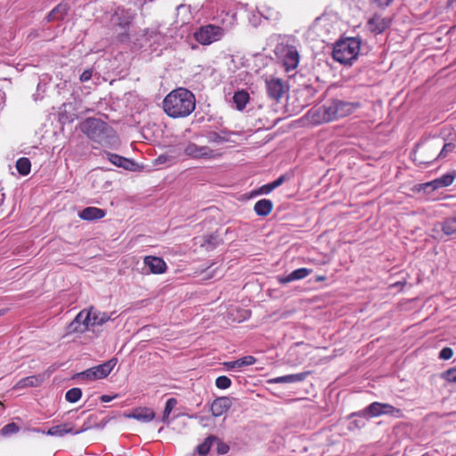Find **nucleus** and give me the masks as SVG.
Here are the masks:
<instances>
[{
    "instance_id": "a18cd8bd",
    "label": "nucleus",
    "mask_w": 456,
    "mask_h": 456,
    "mask_svg": "<svg viewBox=\"0 0 456 456\" xmlns=\"http://www.w3.org/2000/svg\"><path fill=\"white\" fill-rule=\"evenodd\" d=\"M93 76V70L88 69L83 71V73L80 76V81L81 82H86L91 79Z\"/></svg>"
},
{
    "instance_id": "c756f323",
    "label": "nucleus",
    "mask_w": 456,
    "mask_h": 456,
    "mask_svg": "<svg viewBox=\"0 0 456 456\" xmlns=\"http://www.w3.org/2000/svg\"><path fill=\"white\" fill-rule=\"evenodd\" d=\"M443 232L446 235L456 233V216L446 218L441 224Z\"/></svg>"
},
{
    "instance_id": "a211bd4d",
    "label": "nucleus",
    "mask_w": 456,
    "mask_h": 456,
    "mask_svg": "<svg viewBox=\"0 0 456 456\" xmlns=\"http://www.w3.org/2000/svg\"><path fill=\"white\" fill-rule=\"evenodd\" d=\"M112 21L114 25L119 26L124 29V32L120 34V40H127L129 38L127 29L131 23L130 18L124 15V11H122L121 13L117 12L112 18Z\"/></svg>"
},
{
    "instance_id": "bb28decb",
    "label": "nucleus",
    "mask_w": 456,
    "mask_h": 456,
    "mask_svg": "<svg viewBox=\"0 0 456 456\" xmlns=\"http://www.w3.org/2000/svg\"><path fill=\"white\" fill-rule=\"evenodd\" d=\"M74 432L75 431L70 427V425L68 424V423H65V424L57 425V426H53V427L50 428L46 431L45 434L48 435V436H52L61 437V436H64L67 434H73L74 435Z\"/></svg>"
},
{
    "instance_id": "72a5a7b5",
    "label": "nucleus",
    "mask_w": 456,
    "mask_h": 456,
    "mask_svg": "<svg viewBox=\"0 0 456 456\" xmlns=\"http://www.w3.org/2000/svg\"><path fill=\"white\" fill-rule=\"evenodd\" d=\"M205 137L207 138L208 142L220 144L225 142H228V138L223 136L220 133L216 131H208L205 134Z\"/></svg>"
},
{
    "instance_id": "b1692460",
    "label": "nucleus",
    "mask_w": 456,
    "mask_h": 456,
    "mask_svg": "<svg viewBox=\"0 0 456 456\" xmlns=\"http://www.w3.org/2000/svg\"><path fill=\"white\" fill-rule=\"evenodd\" d=\"M106 155L108 159L117 167H123L126 170H131L134 166V161L118 154L107 152Z\"/></svg>"
},
{
    "instance_id": "5701e85b",
    "label": "nucleus",
    "mask_w": 456,
    "mask_h": 456,
    "mask_svg": "<svg viewBox=\"0 0 456 456\" xmlns=\"http://www.w3.org/2000/svg\"><path fill=\"white\" fill-rule=\"evenodd\" d=\"M308 372H300L296 374H289L284 376L276 377L270 381L272 383L275 384H281V383H298L307 377Z\"/></svg>"
},
{
    "instance_id": "20e7f679",
    "label": "nucleus",
    "mask_w": 456,
    "mask_h": 456,
    "mask_svg": "<svg viewBox=\"0 0 456 456\" xmlns=\"http://www.w3.org/2000/svg\"><path fill=\"white\" fill-rule=\"evenodd\" d=\"M361 41L355 37H348L337 42L334 45L333 59L342 64H351L359 54Z\"/></svg>"
},
{
    "instance_id": "09e8293b",
    "label": "nucleus",
    "mask_w": 456,
    "mask_h": 456,
    "mask_svg": "<svg viewBox=\"0 0 456 456\" xmlns=\"http://www.w3.org/2000/svg\"><path fill=\"white\" fill-rule=\"evenodd\" d=\"M145 35L149 38H153L154 37H157L158 39L162 38V36L156 30H151V31L147 30Z\"/></svg>"
},
{
    "instance_id": "473e14b6",
    "label": "nucleus",
    "mask_w": 456,
    "mask_h": 456,
    "mask_svg": "<svg viewBox=\"0 0 456 456\" xmlns=\"http://www.w3.org/2000/svg\"><path fill=\"white\" fill-rule=\"evenodd\" d=\"M97 423V416L94 414H91L87 417V419L85 420L82 428L79 430H75L74 435H78L84 431H86L90 428L98 427Z\"/></svg>"
},
{
    "instance_id": "c03bdc74",
    "label": "nucleus",
    "mask_w": 456,
    "mask_h": 456,
    "mask_svg": "<svg viewBox=\"0 0 456 456\" xmlns=\"http://www.w3.org/2000/svg\"><path fill=\"white\" fill-rule=\"evenodd\" d=\"M274 186L273 185V183H266L260 187L259 192L262 194H269L271 191L274 190Z\"/></svg>"
},
{
    "instance_id": "c85d7f7f",
    "label": "nucleus",
    "mask_w": 456,
    "mask_h": 456,
    "mask_svg": "<svg viewBox=\"0 0 456 456\" xmlns=\"http://www.w3.org/2000/svg\"><path fill=\"white\" fill-rule=\"evenodd\" d=\"M221 242L222 240L219 238L217 234H207L203 237L202 246L206 247L208 250H212L215 248H216Z\"/></svg>"
},
{
    "instance_id": "6e6552de",
    "label": "nucleus",
    "mask_w": 456,
    "mask_h": 456,
    "mask_svg": "<svg viewBox=\"0 0 456 456\" xmlns=\"http://www.w3.org/2000/svg\"><path fill=\"white\" fill-rule=\"evenodd\" d=\"M392 415L395 417H401L402 411L398 408L394 407L389 403H382L379 402L371 403L369 406H367L362 411H359L357 413H353L352 416H366L369 417H378L380 415Z\"/></svg>"
},
{
    "instance_id": "a878e982",
    "label": "nucleus",
    "mask_w": 456,
    "mask_h": 456,
    "mask_svg": "<svg viewBox=\"0 0 456 456\" xmlns=\"http://www.w3.org/2000/svg\"><path fill=\"white\" fill-rule=\"evenodd\" d=\"M249 98V94L245 90H239L235 92L232 97L235 108L240 111L243 110L246 108Z\"/></svg>"
},
{
    "instance_id": "8fccbe9b",
    "label": "nucleus",
    "mask_w": 456,
    "mask_h": 456,
    "mask_svg": "<svg viewBox=\"0 0 456 456\" xmlns=\"http://www.w3.org/2000/svg\"><path fill=\"white\" fill-rule=\"evenodd\" d=\"M118 397V395H115L113 396L111 395H102L100 399L102 403H109L110 401H112V399Z\"/></svg>"
},
{
    "instance_id": "6e6d98bb",
    "label": "nucleus",
    "mask_w": 456,
    "mask_h": 456,
    "mask_svg": "<svg viewBox=\"0 0 456 456\" xmlns=\"http://www.w3.org/2000/svg\"><path fill=\"white\" fill-rule=\"evenodd\" d=\"M325 280V277L324 276H320L317 278V281H323Z\"/></svg>"
},
{
    "instance_id": "423d86ee",
    "label": "nucleus",
    "mask_w": 456,
    "mask_h": 456,
    "mask_svg": "<svg viewBox=\"0 0 456 456\" xmlns=\"http://www.w3.org/2000/svg\"><path fill=\"white\" fill-rule=\"evenodd\" d=\"M224 36V29L213 24L201 26L193 34L195 40L202 45H209L219 41Z\"/></svg>"
},
{
    "instance_id": "c9c22d12",
    "label": "nucleus",
    "mask_w": 456,
    "mask_h": 456,
    "mask_svg": "<svg viewBox=\"0 0 456 456\" xmlns=\"http://www.w3.org/2000/svg\"><path fill=\"white\" fill-rule=\"evenodd\" d=\"M213 440L214 436H208V438L205 439V441L202 444L198 445L197 451L200 455L205 456L208 453L211 447L213 446Z\"/></svg>"
},
{
    "instance_id": "f257e3e1",
    "label": "nucleus",
    "mask_w": 456,
    "mask_h": 456,
    "mask_svg": "<svg viewBox=\"0 0 456 456\" xmlns=\"http://www.w3.org/2000/svg\"><path fill=\"white\" fill-rule=\"evenodd\" d=\"M195 95L183 87L171 91L163 101L164 111L173 118L188 117L195 110Z\"/></svg>"
},
{
    "instance_id": "4468645a",
    "label": "nucleus",
    "mask_w": 456,
    "mask_h": 456,
    "mask_svg": "<svg viewBox=\"0 0 456 456\" xmlns=\"http://www.w3.org/2000/svg\"><path fill=\"white\" fill-rule=\"evenodd\" d=\"M232 406V401L227 396L218 397L213 401L210 411L214 417L224 414Z\"/></svg>"
},
{
    "instance_id": "e433bc0d",
    "label": "nucleus",
    "mask_w": 456,
    "mask_h": 456,
    "mask_svg": "<svg viewBox=\"0 0 456 456\" xmlns=\"http://www.w3.org/2000/svg\"><path fill=\"white\" fill-rule=\"evenodd\" d=\"M213 446H216V452L220 455L226 454L229 452V445L219 438L214 436Z\"/></svg>"
},
{
    "instance_id": "cd10ccee",
    "label": "nucleus",
    "mask_w": 456,
    "mask_h": 456,
    "mask_svg": "<svg viewBox=\"0 0 456 456\" xmlns=\"http://www.w3.org/2000/svg\"><path fill=\"white\" fill-rule=\"evenodd\" d=\"M177 403H178L177 399L175 397H171V398L167 399V401L166 402L163 415L161 418V421L164 424H166V425L170 424V422H171L170 413L172 412L174 408L177 405Z\"/></svg>"
},
{
    "instance_id": "13d9d810",
    "label": "nucleus",
    "mask_w": 456,
    "mask_h": 456,
    "mask_svg": "<svg viewBox=\"0 0 456 456\" xmlns=\"http://www.w3.org/2000/svg\"><path fill=\"white\" fill-rule=\"evenodd\" d=\"M40 88H41V84L39 83V84L37 85V91H39V90H40Z\"/></svg>"
},
{
    "instance_id": "7c9ffc66",
    "label": "nucleus",
    "mask_w": 456,
    "mask_h": 456,
    "mask_svg": "<svg viewBox=\"0 0 456 456\" xmlns=\"http://www.w3.org/2000/svg\"><path fill=\"white\" fill-rule=\"evenodd\" d=\"M16 168L20 175H27L31 169V163L28 158L22 157L16 161Z\"/></svg>"
},
{
    "instance_id": "7ed1b4c3",
    "label": "nucleus",
    "mask_w": 456,
    "mask_h": 456,
    "mask_svg": "<svg viewBox=\"0 0 456 456\" xmlns=\"http://www.w3.org/2000/svg\"><path fill=\"white\" fill-rule=\"evenodd\" d=\"M82 132L99 144L115 148L119 144L117 133L106 122L99 118H87L81 126Z\"/></svg>"
},
{
    "instance_id": "f3484780",
    "label": "nucleus",
    "mask_w": 456,
    "mask_h": 456,
    "mask_svg": "<svg viewBox=\"0 0 456 456\" xmlns=\"http://www.w3.org/2000/svg\"><path fill=\"white\" fill-rule=\"evenodd\" d=\"M456 178V171L453 170L451 173L443 175L441 177L436 178L429 183H427L425 186L427 188L431 187L432 190H436L443 187L451 185Z\"/></svg>"
},
{
    "instance_id": "49530a36",
    "label": "nucleus",
    "mask_w": 456,
    "mask_h": 456,
    "mask_svg": "<svg viewBox=\"0 0 456 456\" xmlns=\"http://www.w3.org/2000/svg\"><path fill=\"white\" fill-rule=\"evenodd\" d=\"M288 180V176L286 175H281V176H279L276 180L273 181V185L274 186V188H278L279 186H281L285 181Z\"/></svg>"
},
{
    "instance_id": "4be33fe9",
    "label": "nucleus",
    "mask_w": 456,
    "mask_h": 456,
    "mask_svg": "<svg viewBox=\"0 0 456 456\" xmlns=\"http://www.w3.org/2000/svg\"><path fill=\"white\" fill-rule=\"evenodd\" d=\"M88 312L90 313L91 327L102 325L110 320V315L108 313L101 312L94 306H91Z\"/></svg>"
},
{
    "instance_id": "1a4fd4ad",
    "label": "nucleus",
    "mask_w": 456,
    "mask_h": 456,
    "mask_svg": "<svg viewBox=\"0 0 456 456\" xmlns=\"http://www.w3.org/2000/svg\"><path fill=\"white\" fill-rule=\"evenodd\" d=\"M184 155L191 159H213L218 155L216 151L207 145H198L195 142H188L183 144Z\"/></svg>"
},
{
    "instance_id": "6ab92c4d",
    "label": "nucleus",
    "mask_w": 456,
    "mask_h": 456,
    "mask_svg": "<svg viewBox=\"0 0 456 456\" xmlns=\"http://www.w3.org/2000/svg\"><path fill=\"white\" fill-rule=\"evenodd\" d=\"M106 212L102 208L95 207H87L78 213V216L82 220L86 221H95L102 219L105 216Z\"/></svg>"
},
{
    "instance_id": "3c124183",
    "label": "nucleus",
    "mask_w": 456,
    "mask_h": 456,
    "mask_svg": "<svg viewBox=\"0 0 456 456\" xmlns=\"http://www.w3.org/2000/svg\"><path fill=\"white\" fill-rule=\"evenodd\" d=\"M350 426H353L355 428H361L364 426V422L362 420H354L350 423Z\"/></svg>"
},
{
    "instance_id": "f8f14e48",
    "label": "nucleus",
    "mask_w": 456,
    "mask_h": 456,
    "mask_svg": "<svg viewBox=\"0 0 456 456\" xmlns=\"http://www.w3.org/2000/svg\"><path fill=\"white\" fill-rule=\"evenodd\" d=\"M389 20L382 17L381 15L375 14L372 18H370L367 22V27L370 31L374 34H381L384 32L389 26Z\"/></svg>"
},
{
    "instance_id": "ea45409f",
    "label": "nucleus",
    "mask_w": 456,
    "mask_h": 456,
    "mask_svg": "<svg viewBox=\"0 0 456 456\" xmlns=\"http://www.w3.org/2000/svg\"><path fill=\"white\" fill-rule=\"evenodd\" d=\"M19 430H20L19 427L15 423L12 422V423L5 425L2 428L1 433H2V435L7 436V435L15 434Z\"/></svg>"
},
{
    "instance_id": "393cba45",
    "label": "nucleus",
    "mask_w": 456,
    "mask_h": 456,
    "mask_svg": "<svg viewBox=\"0 0 456 456\" xmlns=\"http://www.w3.org/2000/svg\"><path fill=\"white\" fill-rule=\"evenodd\" d=\"M273 208V204L271 200L262 199L256 202L254 210L257 216H266L272 212Z\"/></svg>"
},
{
    "instance_id": "603ef678",
    "label": "nucleus",
    "mask_w": 456,
    "mask_h": 456,
    "mask_svg": "<svg viewBox=\"0 0 456 456\" xmlns=\"http://www.w3.org/2000/svg\"><path fill=\"white\" fill-rule=\"evenodd\" d=\"M183 9H187V6L184 5V4H180L178 7H177V10L178 11H181V10H183Z\"/></svg>"
},
{
    "instance_id": "0eeeda50",
    "label": "nucleus",
    "mask_w": 456,
    "mask_h": 456,
    "mask_svg": "<svg viewBox=\"0 0 456 456\" xmlns=\"http://www.w3.org/2000/svg\"><path fill=\"white\" fill-rule=\"evenodd\" d=\"M118 360L112 358L102 364L89 368L77 374V377L85 380H96L106 378L117 364Z\"/></svg>"
},
{
    "instance_id": "37998d69",
    "label": "nucleus",
    "mask_w": 456,
    "mask_h": 456,
    "mask_svg": "<svg viewBox=\"0 0 456 456\" xmlns=\"http://www.w3.org/2000/svg\"><path fill=\"white\" fill-rule=\"evenodd\" d=\"M452 355L453 351L451 347H444L439 353V358L442 360H449Z\"/></svg>"
},
{
    "instance_id": "58836bf2",
    "label": "nucleus",
    "mask_w": 456,
    "mask_h": 456,
    "mask_svg": "<svg viewBox=\"0 0 456 456\" xmlns=\"http://www.w3.org/2000/svg\"><path fill=\"white\" fill-rule=\"evenodd\" d=\"M232 385L231 379L226 376H219L216 379V386L220 389H226Z\"/></svg>"
},
{
    "instance_id": "dca6fc26",
    "label": "nucleus",
    "mask_w": 456,
    "mask_h": 456,
    "mask_svg": "<svg viewBox=\"0 0 456 456\" xmlns=\"http://www.w3.org/2000/svg\"><path fill=\"white\" fill-rule=\"evenodd\" d=\"M312 273L311 269L308 268H298L291 272L289 274L285 276H278L277 280L280 284H287L294 281L305 279Z\"/></svg>"
},
{
    "instance_id": "a19ab883",
    "label": "nucleus",
    "mask_w": 456,
    "mask_h": 456,
    "mask_svg": "<svg viewBox=\"0 0 456 456\" xmlns=\"http://www.w3.org/2000/svg\"><path fill=\"white\" fill-rule=\"evenodd\" d=\"M455 149V144L452 143V142H447V143H444V145L443 146L442 150L440 151L439 154H438V158H444L447 156L448 153L453 151Z\"/></svg>"
},
{
    "instance_id": "79ce46f5",
    "label": "nucleus",
    "mask_w": 456,
    "mask_h": 456,
    "mask_svg": "<svg viewBox=\"0 0 456 456\" xmlns=\"http://www.w3.org/2000/svg\"><path fill=\"white\" fill-rule=\"evenodd\" d=\"M394 1L395 0H370V3L378 8L384 10L391 5Z\"/></svg>"
},
{
    "instance_id": "9d476101",
    "label": "nucleus",
    "mask_w": 456,
    "mask_h": 456,
    "mask_svg": "<svg viewBox=\"0 0 456 456\" xmlns=\"http://www.w3.org/2000/svg\"><path fill=\"white\" fill-rule=\"evenodd\" d=\"M265 87L268 96L276 102L280 101L287 90L283 80L276 77L266 79Z\"/></svg>"
},
{
    "instance_id": "f704fd0d",
    "label": "nucleus",
    "mask_w": 456,
    "mask_h": 456,
    "mask_svg": "<svg viewBox=\"0 0 456 456\" xmlns=\"http://www.w3.org/2000/svg\"><path fill=\"white\" fill-rule=\"evenodd\" d=\"M82 396V390L78 387H73L66 392L65 398L69 403H77Z\"/></svg>"
},
{
    "instance_id": "864d4df0",
    "label": "nucleus",
    "mask_w": 456,
    "mask_h": 456,
    "mask_svg": "<svg viewBox=\"0 0 456 456\" xmlns=\"http://www.w3.org/2000/svg\"><path fill=\"white\" fill-rule=\"evenodd\" d=\"M250 22L253 23V25L256 26L257 25V21L256 20H253L250 19Z\"/></svg>"
},
{
    "instance_id": "5fc2aeb1",
    "label": "nucleus",
    "mask_w": 456,
    "mask_h": 456,
    "mask_svg": "<svg viewBox=\"0 0 456 456\" xmlns=\"http://www.w3.org/2000/svg\"><path fill=\"white\" fill-rule=\"evenodd\" d=\"M38 96H39V94H34V95H33L34 100H35V101H37V100H38Z\"/></svg>"
},
{
    "instance_id": "9b49d317",
    "label": "nucleus",
    "mask_w": 456,
    "mask_h": 456,
    "mask_svg": "<svg viewBox=\"0 0 456 456\" xmlns=\"http://www.w3.org/2000/svg\"><path fill=\"white\" fill-rule=\"evenodd\" d=\"M91 327L90 313L88 310L80 311L72 322L69 324V329L71 332L83 333L89 330Z\"/></svg>"
},
{
    "instance_id": "412c9836",
    "label": "nucleus",
    "mask_w": 456,
    "mask_h": 456,
    "mask_svg": "<svg viewBox=\"0 0 456 456\" xmlns=\"http://www.w3.org/2000/svg\"><path fill=\"white\" fill-rule=\"evenodd\" d=\"M69 10V6L68 4L60 3L48 13L46 20L47 21L61 20L66 17Z\"/></svg>"
},
{
    "instance_id": "ddd939ff",
    "label": "nucleus",
    "mask_w": 456,
    "mask_h": 456,
    "mask_svg": "<svg viewBox=\"0 0 456 456\" xmlns=\"http://www.w3.org/2000/svg\"><path fill=\"white\" fill-rule=\"evenodd\" d=\"M145 266H147L151 273L155 274L164 273L167 270L166 262L159 256H147L143 259Z\"/></svg>"
},
{
    "instance_id": "4d7b16f0",
    "label": "nucleus",
    "mask_w": 456,
    "mask_h": 456,
    "mask_svg": "<svg viewBox=\"0 0 456 456\" xmlns=\"http://www.w3.org/2000/svg\"><path fill=\"white\" fill-rule=\"evenodd\" d=\"M258 13L261 15V16H264L265 18V20H268V17L267 16H265L262 12H258Z\"/></svg>"
},
{
    "instance_id": "aec40b11",
    "label": "nucleus",
    "mask_w": 456,
    "mask_h": 456,
    "mask_svg": "<svg viewBox=\"0 0 456 456\" xmlns=\"http://www.w3.org/2000/svg\"><path fill=\"white\" fill-rule=\"evenodd\" d=\"M256 361V360L254 356L247 355L235 361L224 362L223 364L226 367L227 370H240L243 367L254 364Z\"/></svg>"
},
{
    "instance_id": "2f4dec72",
    "label": "nucleus",
    "mask_w": 456,
    "mask_h": 456,
    "mask_svg": "<svg viewBox=\"0 0 456 456\" xmlns=\"http://www.w3.org/2000/svg\"><path fill=\"white\" fill-rule=\"evenodd\" d=\"M39 384V379L36 376H28L20 379L15 387L16 388H24V387H37Z\"/></svg>"
},
{
    "instance_id": "4c0bfd02",
    "label": "nucleus",
    "mask_w": 456,
    "mask_h": 456,
    "mask_svg": "<svg viewBox=\"0 0 456 456\" xmlns=\"http://www.w3.org/2000/svg\"><path fill=\"white\" fill-rule=\"evenodd\" d=\"M442 378L450 383H456V367L450 368L444 371Z\"/></svg>"
},
{
    "instance_id": "f03ea898",
    "label": "nucleus",
    "mask_w": 456,
    "mask_h": 456,
    "mask_svg": "<svg viewBox=\"0 0 456 456\" xmlns=\"http://www.w3.org/2000/svg\"><path fill=\"white\" fill-rule=\"evenodd\" d=\"M361 106L360 102H347L339 99H331L313 111V122H330L354 113L356 110L361 108Z\"/></svg>"
},
{
    "instance_id": "de8ad7c7",
    "label": "nucleus",
    "mask_w": 456,
    "mask_h": 456,
    "mask_svg": "<svg viewBox=\"0 0 456 456\" xmlns=\"http://www.w3.org/2000/svg\"><path fill=\"white\" fill-rule=\"evenodd\" d=\"M171 161V158L167 155H160L157 159V162L159 164H164Z\"/></svg>"
},
{
    "instance_id": "39448f33",
    "label": "nucleus",
    "mask_w": 456,
    "mask_h": 456,
    "mask_svg": "<svg viewBox=\"0 0 456 456\" xmlns=\"http://www.w3.org/2000/svg\"><path fill=\"white\" fill-rule=\"evenodd\" d=\"M274 53L287 72L298 66L299 53L296 46L280 43L276 45Z\"/></svg>"
},
{
    "instance_id": "2eb2a0df",
    "label": "nucleus",
    "mask_w": 456,
    "mask_h": 456,
    "mask_svg": "<svg viewBox=\"0 0 456 456\" xmlns=\"http://www.w3.org/2000/svg\"><path fill=\"white\" fill-rule=\"evenodd\" d=\"M127 418L134 419L142 423H148L154 419L155 412L152 409L147 407H138L131 413L126 415Z\"/></svg>"
}]
</instances>
